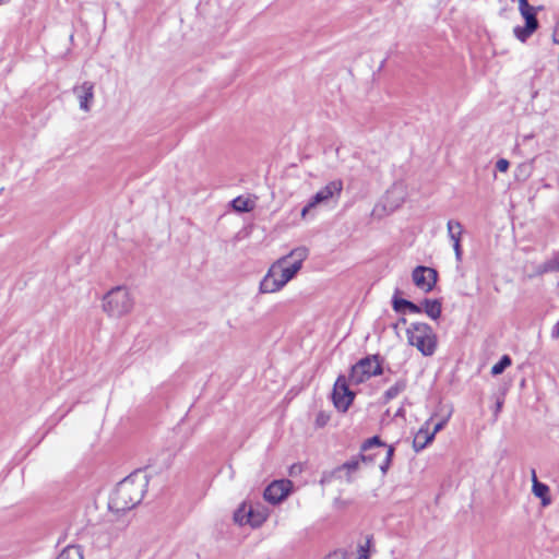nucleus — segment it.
Wrapping results in <instances>:
<instances>
[{
	"instance_id": "nucleus-1",
	"label": "nucleus",
	"mask_w": 559,
	"mask_h": 559,
	"mask_svg": "<svg viewBox=\"0 0 559 559\" xmlns=\"http://www.w3.org/2000/svg\"><path fill=\"white\" fill-rule=\"evenodd\" d=\"M146 486V477L140 473L129 475L116 486L108 502L109 514L102 526L109 533L108 543L128 527L129 512L142 501Z\"/></svg>"
},
{
	"instance_id": "nucleus-2",
	"label": "nucleus",
	"mask_w": 559,
	"mask_h": 559,
	"mask_svg": "<svg viewBox=\"0 0 559 559\" xmlns=\"http://www.w3.org/2000/svg\"><path fill=\"white\" fill-rule=\"evenodd\" d=\"M308 253L306 247H298L276 260L262 278L260 292L271 294L281 290L300 271Z\"/></svg>"
},
{
	"instance_id": "nucleus-3",
	"label": "nucleus",
	"mask_w": 559,
	"mask_h": 559,
	"mask_svg": "<svg viewBox=\"0 0 559 559\" xmlns=\"http://www.w3.org/2000/svg\"><path fill=\"white\" fill-rule=\"evenodd\" d=\"M103 310L110 318H122L134 307V298L126 286H116L103 297Z\"/></svg>"
},
{
	"instance_id": "nucleus-4",
	"label": "nucleus",
	"mask_w": 559,
	"mask_h": 559,
	"mask_svg": "<svg viewBox=\"0 0 559 559\" xmlns=\"http://www.w3.org/2000/svg\"><path fill=\"white\" fill-rule=\"evenodd\" d=\"M406 335L408 343L415 346L424 356H431L436 352L437 335L427 323H412L406 330Z\"/></svg>"
},
{
	"instance_id": "nucleus-5",
	"label": "nucleus",
	"mask_w": 559,
	"mask_h": 559,
	"mask_svg": "<svg viewBox=\"0 0 559 559\" xmlns=\"http://www.w3.org/2000/svg\"><path fill=\"white\" fill-rule=\"evenodd\" d=\"M342 191L343 181L341 179H335L328 182L304 206L300 213L301 218L305 219L308 216V214L317 206H328L332 202L337 203L338 199L341 198Z\"/></svg>"
},
{
	"instance_id": "nucleus-6",
	"label": "nucleus",
	"mask_w": 559,
	"mask_h": 559,
	"mask_svg": "<svg viewBox=\"0 0 559 559\" xmlns=\"http://www.w3.org/2000/svg\"><path fill=\"white\" fill-rule=\"evenodd\" d=\"M373 448H385V444L377 436L366 440L360 448V454L335 468L333 472L334 476L341 477V473L345 471L346 480L352 481L350 474L359 468L360 463H372V456L367 455L366 452Z\"/></svg>"
},
{
	"instance_id": "nucleus-7",
	"label": "nucleus",
	"mask_w": 559,
	"mask_h": 559,
	"mask_svg": "<svg viewBox=\"0 0 559 559\" xmlns=\"http://www.w3.org/2000/svg\"><path fill=\"white\" fill-rule=\"evenodd\" d=\"M519 1V10L521 15L525 20V26H516L513 32L515 37L524 43L528 37L537 29L538 21L536 17V9L530 5L528 0H518Z\"/></svg>"
},
{
	"instance_id": "nucleus-8",
	"label": "nucleus",
	"mask_w": 559,
	"mask_h": 559,
	"mask_svg": "<svg viewBox=\"0 0 559 559\" xmlns=\"http://www.w3.org/2000/svg\"><path fill=\"white\" fill-rule=\"evenodd\" d=\"M381 372V365L377 356L366 357L352 367L349 381L354 384H359L368 380L370 377L380 374Z\"/></svg>"
},
{
	"instance_id": "nucleus-9",
	"label": "nucleus",
	"mask_w": 559,
	"mask_h": 559,
	"mask_svg": "<svg viewBox=\"0 0 559 559\" xmlns=\"http://www.w3.org/2000/svg\"><path fill=\"white\" fill-rule=\"evenodd\" d=\"M354 396V393L348 389L345 377H338L332 393L334 406L341 412H346L352 404Z\"/></svg>"
},
{
	"instance_id": "nucleus-10",
	"label": "nucleus",
	"mask_w": 559,
	"mask_h": 559,
	"mask_svg": "<svg viewBox=\"0 0 559 559\" xmlns=\"http://www.w3.org/2000/svg\"><path fill=\"white\" fill-rule=\"evenodd\" d=\"M407 191L403 182H394L390 189H388L383 199V209L386 212H394L400 209L406 200Z\"/></svg>"
},
{
	"instance_id": "nucleus-11",
	"label": "nucleus",
	"mask_w": 559,
	"mask_h": 559,
	"mask_svg": "<svg viewBox=\"0 0 559 559\" xmlns=\"http://www.w3.org/2000/svg\"><path fill=\"white\" fill-rule=\"evenodd\" d=\"M414 284L421 290L428 293L432 290L437 283L438 273L435 269L428 266H417L412 273Z\"/></svg>"
},
{
	"instance_id": "nucleus-12",
	"label": "nucleus",
	"mask_w": 559,
	"mask_h": 559,
	"mask_svg": "<svg viewBox=\"0 0 559 559\" xmlns=\"http://www.w3.org/2000/svg\"><path fill=\"white\" fill-rule=\"evenodd\" d=\"M290 480H275L264 490V499L273 504L283 501L289 493L292 488Z\"/></svg>"
},
{
	"instance_id": "nucleus-13",
	"label": "nucleus",
	"mask_w": 559,
	"mask_h": 559,
	"mask_svg": "<svg viewBox=\"0 0 559 559\" xmlns=\"http://www.w3.org/2000/svg\"><path fill=\"white\" fill-rule=\"evenodd\" d=\"M73 94L76 96L80 109L88 112L94 100V83L85 81L73 87Z\"/></svg>"
},
{
	"instance_id": "nucleus-14",
	"label": "nucleus",
	"mask_w": 559,
	"mask_h": 559,
	"mask_svg": "<svg viewBox=\"0 0 559 559\" xmlns=\"http://www.w3.org/2000/svg\"><path fill=\"white\" fill-rule=\"evenodd\" d=\"M447 229H448V236L453 245L455 260H456V262L460 263L462 261V257H463V251H462V247H461L463 226L460 222L450 219L447 224Z\"/></svg>"
},
{
	"instance_id": "nucleus-15",
	"label": "nucleus",
	"mask_w": 559,
	"mask_h": 559,
	"mask_svg": "<svg viewBox=\"0 0 559 559\" xmlns=\"http://www.w3.org/2000/svg\"><path fill=\"white\" fill-rule=\"evenodd\" d=\"M249 525L252 527H259L262 525L269 516L267 509L260 503H249Z\"/></svg>"
},
{
	"instance_id": "nucleus-16",
	"label": "nucleus",
	"mask_w": 559,
	"mask_h": 559,
	"mask_svg": "<svg viewBox=\"0 0 559 559\" xmlns=\"http://www.w3.org/2000/svg\"><path fill=\"white\" fill-rule=\"evenodd\" d=\"M429 425V421L426 423V426ZM433 432H430L428 427H421L413 441V447L415 451H420L426 448L428 443H430L433 440Z\"/></svg>"
},
{
	"instance_id": "nucleus-17",
	"label": "nucleus",
	"mask_w": 559,
	"mask_h": 559,
	"mask_svg": "<svg viewBox=\"0 0 559 559\" xmlns=\"http://www.w3.org/2000/svg\"><path fill=\"white\" fill-rule=\"evenodd\" d=\"M533 475V493L542 499L543 506H547L550 503L549 498V487L540 481L537 480L535 471L532 472Z\"/></svg>"
},
{
	"instance_id": "nucleus-18",
	"label": "nucleus",
	"mask_w": 559,
	"mask_h": 559,
	"mask_svg": "<svg viewBox=\"0 0 559 559\" xmlns=\"http://www.w3.org/2000/svg\"><path fill=\"white\" fill-rule=\"evenodd\" d=\"M421 307L426 314L433 320H437L441 316L442 306L437 299H425Z\"/></svg>"
},
{
	"instance_id": "nucleus-19",
	"label": "nucleus",
	"mask_w": 559,
	"mask_h": 559,
	"mask_svg": "<svg viewBox=\"0 0 559 559\" xmlns=\"http://www.w3.org/2000/svg\"><path fill=\"white\" fill-rule=\"evenodd\" d=\"M231 206L236 212L246 213L253 209V202L248 198L237 197L231 201Z\"/></svg>"
},
{
	"instance_id": "nucleus-20",
	"label": "nucleus",
	"mask_w": 559,
	"mask_h": 559,
	"mask_svg": "<svg viewBox=\"0 0 559 559\" xmlns=\"http://www.w3.org/2000/svg\"><path fill=\"white\" fill-rule=\"evenodd\" d=\"M57 559H84L80 546H68L57 557Z\"/></svg>"
},
{
	"instance_id": "nucleus-21",
	"label": "nucleus",
	"mask_w": 559,
	"mask_h": 559,
	"mask_svg": "<svg viewBox=\"0 0 559 559\" xmlns=\"http://www.w3.org/2000/svg\"><path fill=\"white\" fill-rule=\"evenodd\" d=\"M406 388V383L403 380L397 381L395 384H393L391 388H389L383 395L384 402H389L392 399L396 397L399 394H401Z\"/></svg>"
},
{
	"instance_id": "nucleus-22",
	"label": "nucleus",
	"mask_w": 559,
	"mask_h": 559,
	"mask_svg": "<svg viewBox=\"0 0 559 559\" xmlns=\"http://www.w3.org/2000/svg\"><path fill=\"white\" fill-rule=\"evenodd\" d=\"M248 513H249V503L243 502L236 510V512L234 514V519L240 525L249 524V515H247Z\"/></svg>"
},
{
	"instance_id": "nucleus-23",
	"label": "nucleus",
	"mask_w": 559,
	"mask_h": 559,
	"mask_svg": "<svg viewBox=\"0 0 559 559\" xmlns=\"http://www.w3.org/2000/svg\"><path fill=\"white\" fill-rule=\"evenodd\" d=\"M511 364V358L508 355H503L501 359L491 367V374H501Z\"/></svg>"
},
{
	"instance_id": "nucleus-24",
	"label": "nucleus",
	"mask_w": 559,
	"mask_h": 559,
	"mask_svg": "<svg viewBox=\"0 0 559 559\" xmlns=\"http://www.w3.org/2000/svg\"><path fill=\"white\" fill-rule=\"evenodd\" d=\"M393 454H394V448L391 445L388 447L385 450V457H384L383 462L380 464V468L383 473H385L388 471Z\"/></svg>"
},
{
	"instance_id": "nucleus-25",
	"label": "nucleus",
	"mask_w": 559,
	"mask_h": 559,
	"mask_svg": "<svg viewBox=\"0 0 559 559\" xmlns=\"http://www.w3.org/2000/svg\"><path fill=\"white\" fill-rule=\"evenodd\" d=\"M409 300L402 299V298H394L393 299V309L396 312H403L406 309V306L408 305Z\"/></svg>"
},
{
	"instance_id": "nucleus-26",
	"label": "nucleus",
	"mask_w": 559,
	"mask_h": 559,
	"mask_svg": "<svg viewBox=\"0 0 559 559\" xmlns=\"http://www.w3.org/2000/svg\"><path fill=\"white\" fill-rule=\"evenodd\" d=\"M370 539H367L365 545L359 546L357 559H369Z\"/></svg>"
},
{
	"instance_id": "nucleus-27",
	"label": "nucleus",
	"mask_w": 559,
	"mask_h": 559,
	"mask_svg": "<svg viewBox=\"0 0 559 559\" xmlns=\"http://www.w3.org/2000/svg\"><path fill=\"white\" fill-rule=\"evenodd\" d=\"M516 171H518L516 177L522 176L523 180H525L530 176L531 166L526 165V164H521V165H519Z\"/></svg>"
},
{
	"instance_id": "nucleus-28",
	"label": "nucleus",
	"mask_w": 559,
	"mask_h": 559,
	"mask_svg": "<svg viewBox=\"0 0 559 559\" xmlns=\"http://www.w3.org/2000/svg\"><path fill=\"white\" fill-rule=\"evenodd\" d=\"M330 420V416L324 413V412H321L317 415V418H316V424L317 426L319 427H323L326 425V423Z\"/></svg>"
},
{
	"instance_id": "nucleus-29",
	"label": "nucleus",
	"mask_w": 559,
	"mask_h": 559,
	"mask_svg": "<svg viewBox=\"0 0 559 559\" xmlns=\"http://www.w3.org/2000/svg\"><path fill=\"white\" fill-rule=\"evenodd\" d=\"M509 166L510 163L504 158H500L496 163V168L501 173H506L509 169Z\"/></svg>"
},
{
	"instance_id": "nucleus-30",
	"label": "nucleus",
	"mask_w": 559,
	"mask_h": 559,
	"mask_svg": "<svg viewBox=\"0 0 559 559\" xmlns=\"http://www.w3.org/2000/svg\"><path fill=\"white\" fill-rule=\"evenodd\" d=\"M548 271H559V255H556L547 263Z\"/></svg>"
},
{
	"instance_id": "nucleus-31",
	"label": "nucleus",
	"mask_w": 559,
	"mask_h": 559,
	"mask_svg": "<svg viewBox=\"0 0 559 559\" xmlns=\"http://www.w3.org/2000/svg\"><path fill=\"white\" fill-rule=\"evenodd\" d=\"M406 309L412 313H420L423 311L421 306H418L412 301L408 302V305L406 306Z\"/></svg>"
},
{
	"instance_id": "nucleus-32",
	"label": "nucleus",
	"mask_w": 559,
	"mask_h": 559,
	"mask_svg": "<svg viewBox=\"0 0 559 559\" xmlns=\"http://www.w3.org/2000/svg\"><path fill=\"white\" fill-rule=\"evenodd\" d=\"M447 421H448V418H444L433 426V429L430 431V432H433V437L436 436L437 432H439L440 430H442L444 428Z\"/></svg>"
},
{
	"instance_id": "nucleus-33",
	"label": "nucleus",
	"mask_w": 559,
	"mask_h": 559,
	"mask_svg": "<svg viewBox=\"0 0 559 559\" xmlns=\"http://www.w3.org/2000/svg\"><path fill=\"white\" fill-rule=\"evenodd\" d=\"M324 559H345V555L343 552H332L328 555Z\"/></svg>"
},
{
	"instance_id": "nucleus-34",
	"label": "nucleus",
	"mask_w": 559,
	"mask_h": 559,
	"mask_svg": "<svg viewBox=\"0 0 559 559\" xmlns=\"http://www.w3.org/2000/svg\"><path fill=\"white\" fill-rule=\"evenodd\" d=\"M552 337H559V321L555 324L552 331H551Z\"/></svg>"
},
{
	"instance_id": "nucleus-35",
	"label": "nucleus",
	"mask_w": 559,
	"mask_h": 559,
	"mask_svg": "<svg viewBox=\"0 0 559 559\" xmlns=\"http://www.w3.org/2000/svg\"><path fill=\"white\" fill-rule=\"evenodd\" d=\"M377 448H373L372 450L366 452L367 455H371L372 456V463L374 462V459L376 456L378 455V452H374L373 450H376Z\"/></svg>"
},
{
	"instance_id": "nucleus-36",
	"label": "nucleus",
	"mask_w": 559,
	"mask_h": 559,
	"mask_svg": "<svg viewBox=\"0 0 559 559\" xmlns=\"http://www.w3.org/2000/svg\"><path fill=\"white\" fill-rule=\"evenodd\" d=\"M501 407H502V401H498L496 404V413H499L501 411Z\"/></svg>"
},
{
	"instance_id": "nucleus-37",
	"label": "nucleus",
	"mask_w": 559,
	"mask_h": 559,
	"mask_svg": "<svg viewBox=\"0 0 559 559\" xmlns=\"http://www.w3.org/2000/svg\"><path fill=\"white\" fill-rule=\"evenodd\" d=\"M555 40L557 43H559V25L557 26L556 31H555Z\"/></svg>"
},
{
	"instance_id": "nucleus-38",
	"label": "nucleus",
	"mask_w": 559,
	"mask_h": 559,
	"mask_svg": "<svg viewBox=\"0 0 559 559\" xmlns=\"http://www.w3.org/2000/svg\"><path fill=\"white\" fill-rule=\"evenodd\" d=\"M5 1H7V0H0V4H1V3H3V2H5Z\"/></svg>"
}]
</instances>
